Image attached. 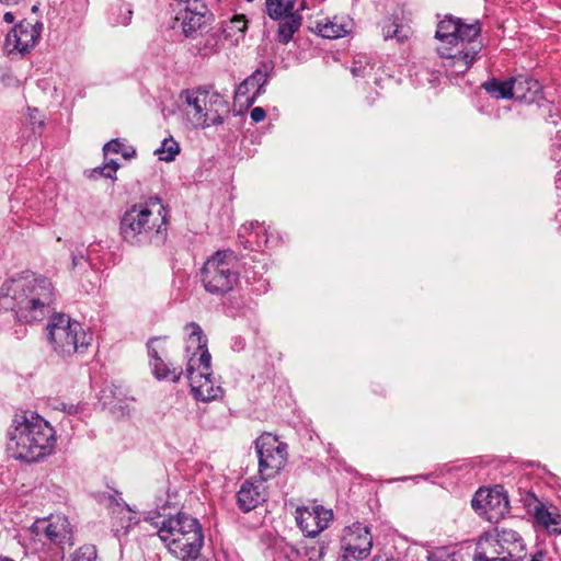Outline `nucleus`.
<instances>
[{"label": "nucleus", "instance_id": "4468645a", "mask_svg": "<svg viewBox=\"0 0 561 561\" xmlns=\"http://www.w3.org/2000/svg\"><path fill=\"white\" fill-rule=\"evenodd\" d=\"M295 518L298 527L306 536L316 537L328 528L333 519V512L322 505L297 507Z\"/></svg>", "mask_w": 561, "mask_h": 561}, {"label": "nucleus", "instance_id": "79ce46f5", "mask_svg": "<svg viewBox=\"0 0 561 561\" xmlns=\"http://www.w3.org/2000/svg\"><path fill=\"white\" fill-rule=\"evenodd\" d=\"M282 552L287 561H300L301 559L300 551L293 545L286 543L283 547Z\"/></svg>", "mask_w": 561, "mask_h": 561}, {"label": "nucleus", "instance_id": "20e7f679", "mask_svg": "<svg viewBox=\"0 0 561 561\" xmlns=\"http://www.w3.org/2000/svg\"><path fill=\"white\" fill-rule=\"evenodd\" d=\"M119 230L133 245H161L167 239V210L159 199L130 206L122 216Z\"/></svg>", "mask_w": 561, "mask_h": 561}, {"label": "nucleus", "instance_id": "a878e982", "mask_svg": "<svg viewBox=\"0 0 561 561\" xmlns=\"http://www.w3.org/2000/svg\"><path fill=\"white\" fill-rule=\"evenodd\" d=\"M316 32L324 38L336 39L348 33V24L337 16L332 19L324 18L317 21Z\"/></svg>", "mask_w": 561, "mask_h": 561}, {"label": "nucleus", "instance_id": "c03bdc74", "mask_svg": "<svg viewBox=\"0 0 561 561\" xmlns=\"http://www.w3.org/2000/svg\"><path fill=\"white\" fill-rule=\"evenodd\" d=\"M265 116H266L265 110L260 106L252 108V111L250 113V117L254 123L262 122L265 118Z\"/></svg>", "mask_w": 561, "mask_h": 561}, {"label": "nucleus", "instance_id": "37998d69", "mask_svg": "<svg viewBox=\"0 0 561 561\" xmlns=\"http://www.w3.org/2000/svg\"><path fill=\"white\" fill-rule=\"evenodd\" d=\"M396 32H399V25L394 22H390L388 25L382 26V35L385 39L393 38V35H396Z\"/></svg>", "mask_w": 561, "mask_h": 561}, {"label": "nucleus", "instance_id": "b1692460", "mask_svg": "<svg viewBox=\"0 0 561 561\" xmlns=\"http://www.w3.org/2000/svg\"><path fill=\"white\" fill-rule=\"evenodd\" d=\"M228 113V102L218 92L207 90L206 106L204 110L205 128L222 124L224 117Z\"/></svg>", "mask_w": 561, "mask_h": 561}, {"label": "nucleus", "instance_id": "09e8293b", "mask_svg": "<svg viewBox=\"0 0 561 561\" xmlns=\"http://www.w3.org/2000/svg\"><path fill=\"white\" fill-rule=\"evenodd\" d=\"M62 410L66 411L69 414H72V413L77 412V408L73 404H70V405L67 407L66 404L62 403Z\"/></svg>", "mask_w": 561, "mask_h": 561}, {"label": "nucleus", "instance_id": "7ed1b4c3", "mask_svg": "<svg viewBox=\"0 0 561 561\" xmlns=\"http://www.w3.org/2000/svg\"><path fill=\"white\" fill-rule=\"evenodd\" d=\"M185 330L188 332L185 374L191 391L197 401L217 400L222 397L224 390L211 373V355L207 348V337L195 322L186 324Z\"/></svg>", "mask_w": 561, "mask_h": 561}, {"label": "nucleus", "instance_id": "3c124183", "mask_svg": "<svg viewBox=\"0 0 561 561\" xmlns=\"http://www.w3.org/2000/svg\"><path fill=\"white\" fill-rule=\"evenodd\" d=\"M15 334L18 335V337H22L26 334V329L25 328H20L19 330H15Z\"/></svg>", "mask_w": 561, "mask_h": 561}, {"label": "nucleus", "instance_id": "72a5a7b5", "mask_svg": "<svg viewBox=\"0 0 561 561\" xmlns=\"http://www.w3.org/2000/svg\"><path fill=\"white\" fill-rule=\"evenodd\" d=\"M437 45L435 47L440 58L447 59L450 64H454L456 58V35L453 38H435Z\"/></svg>", "mask_w": 561, "mask_h": 561}, {"label": "nucleus", "instance_id": "aec40b11", "mask_svg": "<svg viewBox=\"0 0 561 561\" xmlns=\"http://www.w3.org/2000/svg\"><path fill=\"white\" fill-rule=\"evenodd\" d=\"M185 106L184 112L193 128H205V114L207 90L195 89L184 92Z\"/></svg>", "mask_w": 561, "mask_h": 561}, {"label": "nucleus", "instance_id": "39448f33", "mask_svg": "<svg viewBox=\"0 0 561 561\" xmlns=\"http://www.w3.org/2000/svg\"><path fill=\"white\" fill-rule=\"evenodd\" d=\"M169 552L181 561H195L201 556L204 533L197 518L178 513L164 519L158 530Z\"/></svg>", "mask_w": 561, "mask_h": 561}, {"label": "nucleus", "instance_id": "864d4df0", "mask_svg": "<svg viewBox=\"0 0 561 561\" xmlns=\"http://www.w3.org/2000/svg\"><path fill=\"white\" fill-rule=\"evenodd\" d=\"M323 549H324L323 547H320V548H319V557H322V554H323Z\"/></svg>", "mask_w": 561, "mask_h": 561}, {"label": "nucleus", "instance_id": "e433bc0d", "mask_svg": "<svg viewBox=\"0 0 561 561\" xmlns=\"http://www.w3.org/2000/svg\"><path fill=\"white\" fill-rule=\"evenodd\" d=\"M105 158L108 152L121 153L125 159L133 158L136 154V150L133 147H126L119 139H112L106 142L103 147Z\"/></svg>", "mask_w": 561, "mask_h": 561}, {"label": "nucleus", "instance_id": "a19ab883", "mask_svg": "<svg viewBox=\"0 0 561 561\" xmlns=\"http://www.w3.org/2000/svg\"><path fill=\"white\" fill-rule=\"evenodd\" d=\"M218 36L215 33L208 34L203 46H198V51L204 55H210L218 49Z\"/></svg>", "mask_w": 561, "mask_h": 561}, {"label": "nucleus", "instance_id": "603ef678", "mask_svg": "<svg viewBox=\"0 0 561 561\" xmlns=\"http://www.w3.org/2000/svg\"><path fill=\"white\" fill-rule=\"evenodd\" d=\"M0 561H14V560H12V559H10L8 557L0 556Z\"/></svg>", "mask_w": 561, "mask_h": 561}, {"label": "nucleus", "instance_id": "f704fd0d", "mask_svg": "<svg viewBox=\"0 0 561 561\" xmlns=\"http://www.w3.org/2000/svg\"><path fill=\"white\" fill-rule=\"evenodd\" d=\"M119 168V164L116 160L105 161L102 167L94 168L90 172V178L98 180L100 178H106L111 180H116V172Z\"/></svg>", "mask_w": 561, "mask_h": 561}, {"label": "nucleus", "instance_id": "bb28decb", "mask_svg": "<svg viewBox=\"0 0 561 561\" xmlns=\"http://www.w3.org/2000/svg\"><path fill=\"white\" fill-rule=\"evenodd\" d=\"M45 535L54 543H65L70 538L67 518L64 516L53 517L45 527Z\"/></svg>", "mask_w": 561, "mask_h": 561}, {"label": "nucleus", "instance_id": "ddd939ff", "mask_svg": "<svg viewBox=\"0 0 561 561\" xmlns=\"http://www.w3.org/2000/svg\"><path fill=\"white\" fill-rule=\"evenodd\" d=\"M514 77V100L527 105L536 104L539 108H545L549 113L553 103L545 96L542 84L535 78L527 75H517Z\"/></svg>", "mask_w": 561, "mask_h": 561}, {"label": "nucleus", "instance_id": "de8ad7c7", "mask_svg": "<svg viewBox=\"0 0 561 561\" xmlns=\"http://www.w3.org/2000/svg\"><path fill=\"white\" fill-rule=\"evenodd\" d=\"M547 557L546 550H537L536 552L530 554V559L528 561H545Z\"/></svg>", "mask_w": 561, "mask_h": 561}, {"label": "nucleus", "instance_id": "49530a36", "mask_svg": "<svg viewBox=\"0 0 561 561\" xmlns=\"http://www.w3.org/2000/svg\"><path fill=\"white\" fill-rule=\"evenodd\" d=\"M409 37L408 30H403L402 26L399 25V32H396V35H393V38H396L399 43H403Z\"/></svg>", "mask_w": 561, "mask_h": 561}, {"label": "nucleus", "instance_id": "a18cd8bd", "mask_svg": "<svg viewBox=\"0 0 561 561\" xmlns=\"http://www.w3.org/2000/svg\"><path fill=\"white\" fill-rule=\"evenodd\" d=\"M71 263H72V268L76 270L79 266H83V265L88 264V259L82 253H79V254L72 253Z\"/></svg>", "mask_w": 561, "mask_h": 561}, {"label": "nucleus", "instance_id": "a211bd4d", "mask_svg": "<svg viewBox=\"0 0 561 561\" xmlns=\"http://www.w3.org/2000/svg\"><path fill=\"white\" fill-rule=\"evenodd\" d=\"M107 508L112 514L113 527L116 536L126 534L134 525L138 523L136 512H134L122 497L117 495H108Z\"/></svg>", "mask_w": 561, "mask_h": 561}, {"label": "nucleus", "instance_id": "6e6552de", "mask_svg": "<svg viewBox=\"0 0 561 561\" xmlns=\"http://www.w3.org/2000/svg\"><path fill=\"white\" fill-rule=\"evenodd\" d=\"M259 457V474L262 480L274 478L287 462V444L275 435L265 433L255 440Z\"/></svg>", "mask_w": 561, "mask_h": 561}, {"label": "nucleus", "instance_id": "f257e3e1", "mask_svg": "<svg viewBox=\"0 0 561 561\" xmlns=\"http://www.w3.org/2000/svg\"><path fill=\"white\" fill-rule=\"evenodd\" d=\"M55 301V287L49 278L24 272L3 283L0 312H11L20 323L43 321Z\"/></svg>", "mask_w": 561, "mask_h": 561}, {"label": "nucleus", "instance_id": "9b49d317", "mask_svg": "<svg viewBox=\"0 0 561 561\" xmlns=\"http://www.w3.org/2000/svg\"><path fill=\"white\" fill-rule=\"evenodd\" d=\"M481 32L480 20L468 23L465 19L458 18V60L463 61V71L472 66L482 50Z\"/></svg>", "mask_w": 561, "mask_h": 561}, {"label": "nucleus", "instance_id": "473e14b6", "mask_svg": "<svg viewBox=\"0 0 561 561\" xmlns=\"http://www.w3.org/2000/svg\"><path fill=\"white\" fill-rule=\"evenodd\" d=\"M456 547L453 545L449 546H439L433 547L427 550L426 560L427 561H456Z\"/></svg>", "mask_w": 561, "mask_h": 561}, {"label": "nucleus", "instance_id": "cd10ccee", "mask_svg": "<svg viewBox=\"0 0 561 561\" xmlns=\"http://www.w3.org/2000/svg\"><path fill=\"white\" fill-rule=\"evenodd\" d=\"M280 22L278 24L277 30V41L284 45H287L294 34L300 28L302 18L300 14H288L279 19Z\"/></svg>", "mask_w": 561, "mask_h": 561}, {"label": "nucleus", "instance_id": "c85d7f7f", "mask_svg": "<svg viewBox=\"0 0 561 561\" xmlns=\"http://www.w3.org/2000/svg\"><path fill=\"white\" fill-rule=\"evenodd\" d=\"M133 15L131 5L123 0H117L111 7L110 21L112 25L126 26L130 23Z\"/></svg>", "mask_w": 561, "mask_h": 561}, {"label": "nucleus", "instance_id": "0eeeda50", "mask_svg": "<svg viewBox=\"0 0 561 561\" xmlns=\"http://www.w3.org/2000/svg\"><path fill=\"white\" fill-rule=\"evenodd\" d=\"M201 274L206 291L213 295L229 293L239 280L238 263L233 252H215L204 263Z\"/></svg>", "mask_w": 561, "mask_h": 561}, {"label": "nucleus", "instance_id": "4be33fe9", "mask_svg": "<svg viewBox=\"0 0 561 561\" xmlns=\"http://www.w3.org/2000/svg\"><path fill=\"white\" fill-rule=\"evenodd\" d=\"M472 561H506L494 535L484 531L477 538Z\"/></svg>", "mask_w": 561, "mask_h": 561}, {"label": "nucleus", "instance_id": "7c9ffc66", "mask_svg": "<svg viewBox=\"0 0 561 561\" xmlns=\"http://www.w3.org/2000/svg\"><path fill=\"white\" fill-rule=\"evenodd\" d=\"M247 28L248 22L244 15H234L222 25V33L226 37H234V41L238 42L244 36Z\"/></svg>", "mask_w": 561, "mask_h": 561}, {"label": "nucleus", "instance_id": "c756f323", "mask_svg": "<svg viewBox=\"0 0 561 561\" xmlns=\"http://www.w3.org/2000/svg\"><path fill=\"white\" fill-rule=\"evenodd\" d=\"M296 0H265L266 13L272 20H279L293 12Z\"/></svg>", "mask_w": 561, "mask_h": 561}, {"label": "nucleus", "instance_id": "58836bf2", "mask_svg": "<svg viewBox=\"0 0 561 561\" xmlns=\"http://www.w3.org/2000/svg\"><path fill=\"white\" fill-rule=\"evenodd\" d=\"M249 230H251L250 236L254 234L255 237V243L260 248L263 244L267 243V237L265 228L260 226L257 222L253 224L251 222L249 226H243L240 231V237L244 236Z\"/></svg>", "mask_w": 561, "mask_h": 561}, {"label": "nucleus", "instance_id": "9d476101", "mask_svg": "<svg viewBox=\"0 0 561 561\" xmlns=\"http://www.w3.org/2000/svg\"><path fill=\"white\" fill-rule=\"evenodd\" d=\"M373 547L369 528L360 523L346 527L341 540V560L358 561L367 558Z\"/></svg>", "mask_w": 561, "mask_h": 561}, {"label": "nucleus", "instance_id": "f03ea898", "mask_svg": "<svg viewBox=\"0 0 561 561\" xmlns=\"http://www.w3.org/2000/svg\"><path fill=\"white\" fill-rule=\"evenodd\" d=\"M8 449L14 458L37 461L51 454L56 444L53 426L41 415L30 412L15 415L8 431Z\"/></svg>", "mask_w": 561, "mask_h": 561}, {"label": "nucleus", "instance_id": "f8f14e48", "mask_svg": "<svg viewBox=\"0 0 561 561\" xmlns=\"http://www.w3.org/2000/svg\"><path fill=\"white\" fill-rule=\"evenodd\" d=\"M43 23L21 21L5 37V48L9 54L24 55L32 50L41 38Z\"/></svg>", "mask_w": 561, "mask_h": 561}, {"label": "nucleus", "instance_id": "5701e85b", "mask_svg": "<svg viewBox=\"0 0 561 561\" xmlns=\"http://www.w3.org/2000/svg\"><path fill=\"white\" fill-rule=\"evenodd\" d=\"M536 523L550 535H561V513L556 505L538 502L534 508Z\"/></svg>", "mask_w": 561, "mask_h": 561}, {"label": "nucleus", "instance_id": "393cba45", "mask_svg": "<svg viewBox=\"0 0 561 561\" xmlns=\"http://www.w3.org/2000/svg\"><path fill=\"white\" fill-rule=\"evenodd\" d=\"M514 77L500 80L495 77L490 78L481 84V88L496 100H514Z\"/></svg>", "mask_w": 561, "mask_h": 561}, {"label": "nucleus", "instance_id": "c9c22d12", "mask_svg": "<svg viewBox=\"0 0 561 561\" xmlns=\"http://www.w3.org/2000/svg\"><path fill=\"white\" fill-rule=\"evenodd\" d=\"M456 35V19L451 14H447L444 20L439 21L435 32V38H453Z\"/></svg>", "mask_w": 561, "mask_h": 561}, {"label": "nucleus", "instance_id": "8fccbe9b", "mask_svg": "<svg viewBox=\"0 0 561 561\" xmlns=\"http://www.w3.org/2000/svg\"><path fill=\"white\" fill-rule=\"evenodd\" d=\"M3 20H4V22H7V23H13V21H14V14H13L12 12H7V13H4V15H3Z\"/></svg>", "mask_w": 561, "mask_h": 561}, {"label": "nucleus", "instance_id": "f3484780", "mask_svg": "<svg viewBox=\"0 0 561 561\" xmlns=\"http://www.w3.org/2000/svg\"><path fill=\"white\" fill-rule=\"evenodd\" d=\"M494 537L503 550L506 561H523L527 554L526 543L522 535L512 528L495 526Z\"/></svg>", "mask_w": 561, "mask_h": 561}, {"label": "nucleus", "instance_id": "dca6fc26", "mask_svg": "<svg viewBox=\"0 0 561 561\" xmlns=\"http://www.w3.org/2000/svg\"><path fill=\"white\" fill-rule=\"evenodd\" d=\"M164 339L152 337L147 343L148 355L150 357V366L152 368L153 376L158 380H171L178 382L183 375V370L180 367H173L161 358L160 352L164 351Z\"/></svg>", "mask_w": 561, "mask_h": 561}, {"label": "nucleus", "instance_id": "ea45409f", "mask_svg": "<svg viewBox=\"0 0 561 561\" xmlns=\"http://www.w3.org/2000/svg\"><path fill=\"white\" fill-rule=\"evenodd\" d=\"M96 548L93 545L80 547L72 556V561H95Z\"/></svg>", "mask_w": 561, "mask_h": 561}, {"label": "nucleus", "instance_id": "4c0bfd02", "mask_svg": "<svg viewBox=\"0 0 561 561\" xmlns=\"http://www.w3.org/2000/svg\"><path fill=\"white\" fill-rule=\"evenodd\" d=\"M373 66L367 55L358 54L354 57L351 72L354 77H365L370 72Z\"/></svg>", "mask_w": 561, "mask_h": 561}, {"label": "nucleus", "instance_id": "412c9836", "mask_svg": "<svg viewBox=\"0 0 561 561\" xmlns=\"http://www.w3.org/2000/svg\"><path fill=\"white\" fill-rule=\"evenodd\" d=\"M267 79V72L260 69L255 70L237 87L234 100L243 102L247 106H251L255 102L256 98L263 92V88L266 84Z\"/></svg>", "mask_w": 561, "mask_h": 561}, {"label": "nucleus", "instance_id": "1a4fd4ad", "mask_svg": "<svg viewBox=\"0 0 561 561\" xmlns=\"http://www.w3.org/2000/svg\"><path fill=\"white\" fill-rule=\"evenodd\" d=\"M472 508L492 524H497L510 513L507 492L501 484L480 488L471 500Z\"/></svg>", "mask_w": 561, "mask_h": 561}, {"label": "nucleus", "instance_id": "423d86ee", "mask_svg": "<svg viewBox=\"0 0 561 561\" xmlns=\"http://www.w3.org/2000/svg\"><path fill=\"white\" fill-rule=\"evenodd\" d=\"M47 336L54 352L60 357L83 353L91 344L92 335L82 324L65 313H55L47 323Z\"/></svg>", "mask_w": 561, "mask_h": 561}, {"label": "nucleus", "instance_id": "2f4dec72", "mask_svg": "<svg viewBox=\"0 0 561 561\" xmlns=\"http://www.w3.org/2000/svg\"><path fill=\"white\" fill-rule=\"evenodd\" d=\"M180 153V145L172 137L165 138L161 141L160 147L154 150V154L159 160L171 162Z\"/></svg>", "mask_w": 561, "mask_h": 561}, {"label": "nucleus", "instance_id": "5fc2aeb1", "mask_svg": "<svg viewBox=\"0 0 561 561\" xmlns=\"http://www.w3.org/2000/svg\"><path fill=\"white\" fill-rule=\"evenodd\" d=\"M37 10H38L37 5H33V7H32V11H33V12H36Z\"/></svg>", "mask_w": 561, "mask_h": 561}, {"label": "nucleus", "instance_id": "6e6d98bb", "mask_svg": "<svg viewBox=\"0 0 561 561\" xmlns=\"http://www.w3.org/2000/svg\"><path fill=\"white\" fill-rule=\"evenodd\" d=\"M560 215H561V209H560Z\"/></svg>", "mask_w": 561, "mask_h": 561}, {"label": "nucleus", "instance_id": "2eb2a0df", "mask_svg": "<svg viewBox=\"0 0 561 561\" xmlns=\"http://www.w3.org/2000/svg\"><path fill=\"white\" fill-rule=\"evenodd\" d=\"M175 20L180 22L185 36H193L202 30L213 18V13L203 0H190L184 3Z\"/></svg>", "mask_w": 561, "mask_h": 561}, {"label": "nucleus", "instance_id": "6ab92c4d", "mask_svg": "<svg viewBox=\"0 0 561 561\" xmlns=\"http://www.w3.org/2000/svg\"><path fill=\"white\" fill-rule=\"evenodd\" d=\"M265 480H245L237 493V503L239 508L248 513L260 504L265 502L267 497Z\"/></svg>", "mask_w": 561, "mask_h": 561}]
</instances>
